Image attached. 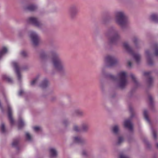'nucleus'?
Segmentation results:
<instances>
[{"label": "nucleus", "mask_w": 158, "mask_h": 158, "mask_svg": "<svg viewBox=\"0 0 158 158\" xmlns=\"http://www.w3.org/2000/svg\"><path fill=\"white\" fill-rule=\"evenodd\" d=\"M52 56V61L54 68L60 73H63L65 70V63L61 58L60 55L53 51L46 52H42L40 54V57L43 61L48 60Z\"/></svg>", "instance_id": "f257e3e1"}, {"label": "nucleus", "mask_w": 158, "mask_h": 158, "mask_svg": "<svg viewBox=\"0 0 158 158\" xmlns=\"http://www.w3.org/2000/svg\"><path fill=\"white\" fill-rule=\"evenodd\" d=\"M115 23L122 27H125L129 23L125 13L123 11H117L114 13Z\"/></svg>", "instance_id": "f03ea898"}, {"label": "nucleus", "mask_w": 158, "mask_h": 158, "mask_svg": "<svg viewBox=\"0 0 158 158\" xmlns=\"http://www.w3.org/2000/svg\"><path fill=\"white\" fill-rule=\"evenodd\" d=\"M109 38V41L111 44H116L120 39V36L118 32L114 28L109 29L106 34Z\"/></svg>", "instance_id": "7ed1b4c3"}, {"label": "nucleus", "mask_w": 158, "mask_h": 158, "mask_svg": "<svg viewBox=\"0 0 158 158\" xmlns=\"http://www.w3.org/2000/svg\"><path fill=\"white\" fill-rule=\"evenodd\" d=\"M119 78L118 86L121 89H123L128 84L127 79V74L124 71L120 72L117 75Z\"/></svg>", "instance_id": "20e7f679"}, {"label": "nucleus", "mask_w": 158, "mask_h": 158, "mask_svg": "<svg viewBox=\"0 0 158 158\" xmlns=\"http://www.w3.org/2000/svg\"><path fill=\"white\" fill-rule=\"evenodd\" d=\"M123 46L128 52L132 55L137 63H138L140 61L141 59L140 55L139 54L134 53L127 43H124L123 44Z\"/></svg>", "instance_id": "39448f33"}, {"label": "nucleus", "mask_w": 158, "mask_h": 158, "mask_svg": "<svg viewBox=\"0 0 158 158\" xmlns=\"http://www.w3.org/2000/svg\"><path fill=\"white\" fill-rule=\"evenodd\" d=\"M28 21L35 26L39 28H41L44 24L37 18L31 17L28 19Z\"/></svg>", "instance_id": "423d86ee"}, {"label": "nucleus", "mask_w": 158, "mask_h": 158, "mask_svg": "<svg viewBox=\"0 0 158 158\" xmlns=\"http://www.w3.org/2000/svg\"><path fill=\"white\" fill-rule=\"evenodd\" d=\"M30 37L34 45L37 46L39 44L40 42V37L36 32L31 31L30 33Z\"/></svg>", "instance_id": "0eeeda50"}, {"label": "nucleus", "mask_w": 158, "mask_h": 158, "mask_svg": "<svg viewBox=\"0 0 158 158\" xmlns=\"http://www.w3.org/2000/svg\"><path fill=\"white\" fill-rule=\"evenodd\" d=\"M105 62L108 67H111L114 65L117 62V60L114 57L108 56L105 59Z\"/></svg>", "instance_id": "6e6552de"}, {"label": "nucleus", "mask_w": 158, "mask_h": 158, "mask_svg": "<svg viewBox=\"0 0 158 158\" xmlns=\"http://www.w3.org/2000/svg\"><path fill=\"white\" fill-rule=\"evenodd\" d=\"M78 12L77 7L75 5H73L70 7L69 9V13L70 18L73 19L77 15Z\"/></svg>", "instance_id": "1a4fd4ad"}, {"label": "nucleus", "mask_w": 158, "mask_h": 158, "mask_svg": "<svg viewBox=\"0 0 158 158\" xmlns=\"http://www.w3.org/2000/svg\"><path fill=\"white\" fill-rule=\"evenodd\" d=\"M49 154L50 158H55L57 156V152L54 148H51L49 149Z\"/></svg>", "instance_id": "9d476101"}, {"label": "nucleus", "mask_w": 158, "mask_h": 158, "mask_svg": "<svg viewBox=\"0 0 158 158\" xmlns=\"http://www.w3.org/2000/svg\"><path fill=\"white\" fill-rule=\"evenodd\" d=\"M89 125L88 123H82L80 126L81 130L83 132H86L89 130Z\"/></svg>", "instance_id": "9b49d317"}, {"label": "nucleus", "mask_w": 158, "mask_h": 158, "mask_svg": "<svg viewBox=\"0 0 158 158\" xmlns=\"http://www.w3.org/2000/svg\"><path fill=\"white\" fill-rule=\"evenodd\" d=\"M151 73V72H144L143 74L146 77L148 78L147 82L148 84L149 87H150L151 86L153 82L152 77L150 76Z\"/></svg>", "instance_id": "f8f14e48"}, {"label": "nucleus", "mask_w": 158, "mask_h": 158, "mask_svg": "<svg viewBox=\"0 0 158 158\" xmlns=\"http://www.w3.org/2000/svg\"><path fill=\"white\" fill-rule=\"evenodd\" d=\"M12 64L15 69V72L17 74L18 79L19 80H20L21 76L19 73V68L18 67V64L15 62H13Z\"/></svg>", "instance_id": "ddd939ff"}, {"label": "nucleus", "mask_w": 158, "mask_h": 158, "mask_svg": "<svg viewBox=\"0 0 158 158\" xmlns=\"http://www.w3.org/2000/svg\"><path fill=\"white\" fill-rule=\"evenodd\" d=\"M124 125L125 127L128 128L130 131L133 129V124L129 120H126L124 123Z\"/></svg>", "instance_id": "4468645a"}, {"label": "nucleus", "mask_w": 158, "mask_h": 158, "mask_svg": "<svg viewBox=\"0 0 158 158\" xmlns=\"http://www.w3.org/2000/svg\"><path fill=\"white\" fill-rule=\"evenodd\" d=\"M8 117L10 121V123L11 124H13L14 123V120L12 116V110L11 109L10 105H8Z\"/></svg>", "instance_id": "2eb2a0df"}, {"label": "nucleus", "mask_w": 158, "mask_h": 158, "mask_svg": "<svg viewBox=\"0 0 158 158\" xmlns=\"http://www.w3.org/2000/svg\"><path fill=\"white\" fill-rule=\"evenodd\" d=\"M74 142L78 143H83L85 142L84 139L79 136H76L73 138Z\"/></svg>", "instance_id": "dca6fc26"}, {"label": "nucleus", "mask_w": 158, "mask_h": 158, "mask_svg": "<svg viewBox=\"0 0 158 158\" xmlns=\"http://www.w3.org/2000/svg\"><path fill=\"white\" fill-rule=\"evenodd\" d=\"M145 54L147 57L148 62V64L150 65H152L153 64V62L152 60L150 58L151 55L150 54L148 51L147 50L146 51Z\"/></svg>", "instance_id": "f3484780"}, {"label": "nucleus", "mask_w": 158, "mask_h": 158, "mask_svg": "<svg viewBox=\"0 0 158 158\" xmlns=\"http://www.w3.org/2000/svg\"><path fill=\"white\" fill-rule=\"evenodd\" d=\"M151 19L156 23H158V14L154 13L150 17Z\"/></svg>", "instance_id": "a211bd4d"}, {"label": "nucleus", "mask_w": 158, "mask_h": 158, "mask_svg": "<svg viewBox=\"0 0 158 158\" xmlns=\"http://www.w3.org/2000/svg\"><path fill=\"white\" fill-rule=\"evenodd\" d=\"M74 113L77 115L81 117H83L85 115L84 111L79 109L76 110Z\"/></svg>", "instance_id": "6ab92c4d"}, {"label": "nucleus", "mask_w": 158, "mask_h": 158, "mask_svg": "<svg viewBox=\"0 0 158 158\" xmlns=\"http://www.w3.org/2000/svg\"><path fill=\"white\" fill-rule=\"evenodd\" d=\"M37 8V7L36 6L34 5H31L27 6L25 9L28 11H32L35 10Z\"/></svg>", "instance_id": "aec40b11"}, {"label": "nucleus", "mask_w": 158, "mask_h": 158, "mask_svg": "<svg viewBox=\"0 0 158 158\" xmlns=\"http://www.w3.org/2000/svg\"><path fill=\"white\" fill-rule=\"evenodd\" d=\"M49 84L48 81L46 79H44L40 85V87L45 88L47 87Z\"/></svg>", "instance_id": "412c9836"}, {"label": "nucleus", "mask_w": 158, "mask_h": 158, "mask_svg": "<svg viewBox=\"0 0 158 158\" xmlns=\"http://www.w3.org/2000/svg\"><path fill=\"white\" fill-rule=\"evenodd\" d=\"M113 132L115 134H117L119 131V127L118 125H115L112 128Z\"/></svg>", "instance_id": "4be33fe9"}, {"label": "nucleus", "mask_w": 158, "mask_h": 158, "mask_svg": "<svg viewBox=\"0 0 158 158\" xmlns=\"http://www.w3.org/2000/svg\"><path fill=\"white\" fill-rule=\"evenodd\" d=\"M143 115L145 119L148 123L150 124V122L148 116V112L147 110H145L144 111Z\"/></svg>", "instance_id": "5701e85b"}, {"label": "nucleus", "mask_w": 158, "mask_h": 158, "mask_svg": "<svg viewBox=\"0 0 158 158\" xmlns=\"http://www.w3.org/2000/svg\"><path fill=\"white\" fill-rule=\"evenodd\" d=\"M7 51V49L6 48L4 47L0 51V59L2 56L6 53Z\"/></svg>", "instance_id": "b1692460"}, {"label": "nucleus", "mask_w": 158, "mask_h": 158, "mask_svg": "<svg viewBox=\"0 0 158 158\" xmlns=\"http://www.w3.org/2000/svg\"><path fill=\"white\" fill-rule=\"evenodd\" d=\"M2 78L3 79L5 80L8 82H12V80L11 78L9 77L8 76H7L6 75H4L2 76Z\"/></svg>", "instance_id": "393cba45"}, {"label": "nucleus", "mask_w": 158, "mask_h": 158, "mask_svg": "<svg viewBox=\"0 0 158 158\" xmlns=\"http://www.w3.org/2000/svg\"><path fill=\"white\" fill-rule=\"evenodd\" d=\"M24 125V123L22 119H20L19 120L18 123V127L19 129L21 128Z\"/></svg>", "instance_id": "a878e982"}, {"label": "nucleus", "mask_w": 158, "mask_h": 158, "mask_svg": "<svg viewBox=\"0 0 158 158\" xmlns=\"http://www.w3.org/2000/svg\"><path fill=\"white\" fill-rule=\"evenodd\" d=\"M153 48L155 51V54L156 56L158 55V45L157 44H155L153 45Z\"/></svg>", "instance_id": "bb28decb"}, {"label": "nucleus", "mask_w": 158, "mask_h": 158, "mask_svg": "<svg viewBox=\"0 0 158 158\" xmlns=\"http://www.w3.org/2000/svg\"><path fill=\"white\" fill-rule=\"evenodd\" d=\"M107 76L108 77L110 78L112 80L116 81L117 79V78L116 77L114 76L111 74H108L107 75Z\"/></svg>", "instance_id": "cd10ccee"}, {"label": "nucleus", "mask_w": 158, "mask_h": 158, "mask_svg": "<svg viewBox=\"0 0 158 158\" xmlns=\"http://www.w3.org/2000/svg\"><path fill=\"white\" fill-rule=\"evenodd\" d=\"M19 142V140L18 139H15L13 140V142L12 143V146L14 147H16L18 145Z\"/></svg>", "instance_id": "c85d7f7f"}, {"label": "nucleus", "mask_w": 158, "mask_h": 158, "mask_svg": "<svg viewBox=\"0 0 158 158\" xmlns=\"http://www.w3.org/2000/svg\"><path fill=\"white\" fill-rule=\"evenodd\" d=\"M39 77H37L35 78L31 82V85H34L36 84L37 82L38 79Z\"/></svg>", "instance_id": "c756f323"}, {"label": "nucleus", "mask_w": 158, "mask_h": 158, "mask_svg": "<svg viewBox=\"0 0 158 158\" xmlns=\"http://www.w3.org/2000/svg\"><path fill=\"white\" fill-rule=\"evenodd\" d=\"M130 76L131 78L132 79L133 81H134V82L135 83L136 85H137L138 84V82L136 80V78L134 75L133 74H131L130 75Z\"/></svg>", "instance_id": "7c9ffc66"}, {"label": "nucleus", "mask_w": 158, "mask_h": 158, "mask_svg": "<svg viewBox=\"0 0 158 158\" xmlns=\"http://www.w3.org/2000/svg\"><path fill=\"white\" fill-rule=\"evenodd\" d=\"M123 141V138L122 137L120 136L118 138V141L117 143L118 145L120 144Z\"/></svg>", "instance_id": "2f4dec72"}, {"label": "nucleus", "mask_w": 158, "mask_h": 158, "mask_svg": "<svg viewBox=\"0 0 158 158\" xmlns=\"http://www.w3.org/2000/svg\"><path fill=\"white\" fill-rule=\"evenodd\" d=\"M73 130L75 131L78 132L81 130L80 128L77 125H74L73 127Z\"/></svg>", "instance_id": "473e14b6"}, {"label": "nucleus", "mask_w": 158, "mask_h": 158, "mask_svg": "<svg viewBox=\"0 0 158 158\" xmlns=\"http://www.w3.org/2000/svg\"><path fill=\"white\" fill-rule=\"evenodd\" d=\"M33 128L34 130L36 132H38L39 131H41V128L40 127H33Z\"/></svg>", "instance_id": "72a5a7b5"}, {"label": "nucleus", "mask_w": 158, "mask_h": 158, "mask_svg": "<svg viewBox=\"0 0 158 158\" xmlns=\"http://www.w3.org/2000/svg\"><path fill=\"white\" fill-rule=\"evenodd\" d=\"M63 123L64 126H66L69 123V122L68 119H64L63 122Z\"/></svg>", "instance_id": "f704fd0d"}, {"label": "nucleus", "mask_w": 158, "mask_h": 158, "mask_svg": "<svg viewBox=\"0 0 158 158\" xmlns=\"http://www.w3.org/2000/svg\"><path fill=\"white\" fill-rule=\"evenodd\" d=\"M26 138L29 141H31V136L27 132L26 133Z\"/></svg>", "instance_id": "c9c22d12"}, {"label": "nucleus", "mask_w": 158, "mask_h": 158, "mask_svg": "<svg viewBox=\"0 0 158 158\" xmlns=\"http://www.w3.org/2000/svg\"><path fill=\"white\" fill-rule=\"evenodd\" d=\"M20 54L21 56L24 57H25L27 56V53L26 52L24 51H23L21 52Z\"/></svg>", "instance_id": "e433bc0d"}, {"label": "nucleus", "mask_w": 158, "mask_h": 158, "mask_svg": "<svg viewBox=\"0 0 158 158\" xmlns=\"http://www.w3.org/2000/svg\"><path fill=\"white\" fill-rule=\"evenodd\" d=\"M1 130L2 132L4 133L5 132V129L4 123H2L1 124Z\"/></svg>", "instance_id": "4c0bfd02"}, {"label": "nucleus", "mask_w": 158, "mask_h": 158, "mask_svg": "<svg viewBox=\"0 0 158 158\" xmlns=\"http://www.w3.org/2000/svg\"><path fill=\"white\" fill-rule=\"evenodd\" d=\"M132 41L136 45L138 42V40L136 37H135L133 39Z\"/></svg>", "instance_id": "58836bf2"}, {"label": "nucleus", "mask_w": 158, "mask_h": 158, "mask_svg": "<svg viewBox=\"0 0 158 158\" xmlns=\"http://www.w3.org/2000/svg\"><path fill=\"white\" fill-rule=\"evenodd\" d=\"M152 130L153 137L155 139H156V133L155 131L153 129H152Z\"/></svg>", "instance_id": "ea45409f"}, {"label": "nucleus", "mask_w": 158, "mask_h": 158, "mask_svg": "<svg viewBox=\"0 0 158 158\" xmlns=\"http://www.w3.org/2000/svg\"><path fill=\"white\" fill-rule=\"evenodd\" d=\"M120 158H129L127 156L123 154H121L120 156Z\"/></svg>", "instance_id": "a19ab883"}, {"label": "nucleus", "mask_w": 158, "mask_h": 158, "mask_svg": "<svg viewBox=\"0 0 158 158\" xmlns=\"http://www.w3.org/2000/svg\"><path fill=\"white\" fill-rule=\"evenodd\" d=\"M82 154L83 156H85L87 155V153L86 151L85 150H83L82 151Z\"/></svg>", "instance_id": "79ce46f5"}, {"label": "nucleus", "mask_w": 158, "mask_h": 158, "mask_svg": "<svg viewBox=\"0 0 158 158\" xmlns=\"http://www.w3.org/2000/svg\"><path fill=\"white\" fill-rule=\"evenodd\" d=\"M149 99L150 101V103L151 104H152V98L151 96H149Z\"/></svg>", "instance_id": "37998d69"}, {"label": "nucleus", "mask_w": 158, "mask_h": 158, "mask_svg": "<svg viewBox=\"0 0 158 158\" xmlns=\"http://www.w3.org/2000/svg\"><path fill=\"white\" fill-rule=\"evenodd\" d=\"M24 93L23 91L22 90H20L19 92V96H21L22 95V94Z\"/></svg>", "instance_id": "c03bdc74"}, {"label": "nucleus", "mask_w": 158, "mask_h": 158, "mask_svg": "<svg viewBox=\"0 0 158 158\" xmlns=\"http://www.w3.org/2000/svg\"><path fill=\"white\" fill-rule=\"evenodd\" d=\"M128 64L129 67H131V64L130 61H129L128 62Z\"/></svg>", "instance_id": "a18cd8bd"}, {"label": "nucleus", "mask_w": 158, "mask_h": 158, "mask_svg": "<svg viewBox=\"0 0 158 158\" xmlns=\"http://www.w3.org/2000/svg\"><path fill=\"white\" fill-rule=\"evenodd\" d=\"M130 110L131 111H132V110L131 108H130Z\"/></svg>", "instance_id": "49530a36"}, {"label": "nucleus", "mask_w": 158, "mask_h": 158, "mask_svg": "<svg viewBox=\"0 0 158 158\" xmlns=\"http://www.w3.org/2000/svg\"><path fill=\"white\" fill-rule=\"evenodd\" d=\"M145 143L147 144H148V143L147 142H145Z\"/></svg>", "instance_id": "de8ad7c7"}, {"label": "nucleus", "mask_w": 158, "mask_h": 158, "mask_svg": "<svg viewBox=\"0 0 158 158\" xmlns=\"http://www.w3.org/2000/svg\"><path fill=\"white\" fill-rule=\"evenodd\" d=\"M156 146L158 148V143H156Z\"/></svg>", "instance_id": "09e8293b"}, {"label": "nucleus", "mask_w": 158, "mask_h": 158, "mask_svg": "<svg viewBox=\"0 0 158 158\" xmlns=\"http://www.w3.org/2000/svg\"><path fill=\"white\" fill-rule=\"evenodd\" d=\"M52 101H53L54 99H52Z\"/></svg>", "instance_id": "8fccbe9b"}]
</instances>
